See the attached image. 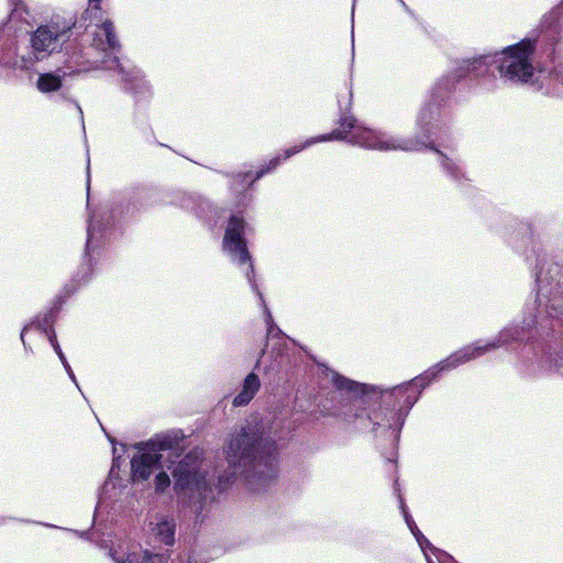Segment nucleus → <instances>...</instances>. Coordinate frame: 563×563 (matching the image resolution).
Here are the masks:
<instances>
[{
    "mask_svg": "<svg viewBox=\"0 0 563 563\" xmlns=\"http://www.w3.org/2000/svg\"><path fill=\"white\" fill-rule=\"evenodd\" d=\"M224 454L228 474L219 476V490H224L230 484L241 479L250 489L258 492L276 477V443L264 439L256 423L246 422L233 431Z\"/></svg>",
    "mask_w": 563,
    "mask_h": 563,
    "instance_id": "f257e3e1",
    "label": "nucleus"
},
{
    "mask_svg": "<svg viewBox=\"0 0 563 563\" xmlns=\"http://www.w3.org/2000/svg\"><path fill=\"white\" fill-rule=\"evenodd\" d=\"M346 140L352 144H356L363 147L379 150V151H418L420 147L418 143L408 141H398L393 137H387L385 134L377 133L375 131L365 129L356 124V120L352 117H346L341 120L340 129L333 131L331 134L321 135L316 140H309L301 146H294L285 152V159L291 155L300 152L306 146H309L317 141L327 140Z\"/></svg>",
    "mask_w": 563,
    "mask_h": 563,
    "instance_id": "f03ea898",
    "label": "nucleus"
},
{
    "mask_svg": "<svg viewBox=\"0 0 563 563\" xmlns=\"http://www.w3.org/2000/svg\"><path fill=\"white\" fill-rule=\"evenodd\" d=\"M207 473L198 451L188 453L173 472L176 489L192 501L196 510H202L203 504L214 497Z\"/></svg>",
    "mask_w": 563,
    "mask_h": 563,
    "instance_id": "7ed1b4c3",
    "label": "nucleus"
},
{
    "mask_svg": "<svg viewBox=\"0 0 563 563\" xmlns=\"http://www.w3.org/2000/svg\"><path fill=\"white\" fill-rule=\"evenodd\" d=\"M74 23L52 21L38 26L31 37L33 58L30 63L42 60L62 48L69 40Z\"/></svg>",
    "mask_w": 563,
    "mask_h": 563,
    "instance_id": "20e7f679",
    "label": "nucleus"
},
{
    "mask_svg": "<svg viewBox=\"0 0 563 563\" xmlns=\"http://www.w3.org/2000/svg\"><path fill=\"white\" fill-rule=\"evenodd\" d=\"M533 52V43L525 40L515 46L506 48L498 60L501 77L514 82H527L533 75L529 57Z\"/></svg>",
    "mask_w": 563,
    "mask_h": 563,
    "instance_id": "39448f33",
    "label": "nucleus"
},
{
    "mask_svg": "<svg viewBox=\"0 0 563 563\" xmlns=\"http://www.w3.org/2000/svg\"><path fill=\"white\" fill-rule=\"evenodd\" d=\"M176 444L177 438L170 435L157 437L144 444L140 454L131 461L133 482L147 479L159 463L161 454L158 452L174 449Z\"/></svg>",
    "mask_w": 563,
    "mask_h": 563,
    "instance_id": "423d86ee",
    "label": "nucleus"
},
{
    "mask_svg": "<svg viewBox=\"0 0 563 563\" xmlns=\"http://www.w3.org/2000/svg\"><path fill=\"white\" fill-rule=\"evenodd\" d=\"M244 221L243 219L232 216L228 228L225 230V234L223 238V249L229 252L234 258L239 262V264H247L246 277L249 282L252 284V287L256 289V285L253 282V265L250 263L251 256L247 252L245 241L243 239L244 232Z\"/></svg>",
    "mask_w": 563,
    "mask_h": 563,
    "instance_id": "0eeeda50",
    "label": "nucleus"
},
{
    "mask_svg": "<svg viewBox=\"0 0 563 563\" xmlns=\"http://www.w3.org/2000/svg\"><path fill=\"white\" fill-rule=\"evenodd\" d=\"M434 376L435 374L433 371H428L423 377H416L409 383L388 389L385 391V395L395 397V407H398L399 409H409L417 401L420 388H423L426 384L431 380V377ZM382 396H384V394Z\"/></svg>",
    "mask_w": 563,
    "mask_h": 563,
    "instance_id": "6e6552de",
    "label": "nucleus"
},
{
    "mask_svg": "<svg viewBox=\"0 0 563 563\" xmlns=\"http://www.w3.org/2000/svg\"><path fill=\"white\" fill-rule=\"evenodd\" d=\"M496 346L497 344L495 342L484 346H466L455 352L454 354L450 355L445 361L441 362L438 366L440 367L441 371L453 368L462 363L481 356L488 350L494 349Z\"/></svg>",
    "mask_w": 563,
    "mask_h": 563,
    "instance_id": "1a4fd4ad",
    "label": "nucleus"
},
{
    "mask_svg": "<svg viewBox=\"0 0 563 563\" xmlns=\"http://www.w3.org/2000/svg\"><path fill=\"white\" fill-rule=\"evenodd\" d=\"M261 387V380L254 373H250L242 385V390L234 397L233 406L240 407L247 405L258 391Z\"/></svg>",
    "mask_w": 563,
    "mask_h": 563,
    "instance_id": "9d476101",
    "label": "nucleus"
},
{
    "mask_svg": "<svg viewBox=\"0 0 563 563\" xmlns=\"http://www.w3.org/2000/svg\"><path fill=\"white\" fill-rule=\"evenodd\" d=\"M150 525L152 527V531L161 542L168 545L173 544L175 525L172 521H168L165 518H159L156 522L151 521Z\"/></svg>",
    "mask_w": 563,
    "mask_h": 563,
    "instance_id": "9b49d317",
    "label": "nucleus"
},
{
    "mask_svg": "<svg viewBox=\"0 0 563 563\" xmlns=\"http://www.w3.org/2000/svg\"><path fill=\"white\" fill-rule=\"evenodd\" d=\"M332 382L338 389L347 390L353 393H367L368 386L358 384L354 380L347 379L339 374H333Z\"/></svg>",
    "mask_w": 563,
    "mask_h": 563,
    "instance_id": "f8f14e48",
    "label": "nucleus"
},
{
    "mask_svg": "<svg viewBox=\"0 0 563 563\" xmlns=\"http://www.w3.org/2000/svg\"><path fill=\"white\" fill-rule=\"evenodd\" d=\"M60 77L52 73L40 75L37 79V88L42 92L56 91L60 88Z\"/></svg>",
    "mask_w": 563,
    "mask_h": 563,
    "instance_id": "ddd939ff",
    "label": "nucleus"
},
{
    "mask_svg": "<svg viewBox=\"0 0 563 563\" xmlns=\"http://www.w3.org/2000/svg\"><path fill=\"white\" fill-rule=\"evenodd\" d=\"M165 558L161 554H150L148 552H145L143 556L136 553H131L125 560H118V563H165Z\"/></svg>",
    "mask_w": 563,
    "mask_h": 563,
    "instance_id": "4468645a",
    "label": "nucleus"
},
{
    "mask_svg": "<svg viewBox=\"0 0 563 563\" xmlns=\"http://www.w3.org/2000/svg\"><path fill=\"white\" fill-rule=\"evenodd\" d=\"M101 27L106 34L108 46L112 49L119 48L120 44H119V41H118L115 32H114L113 23L111 21L107 20L102 23Z\"/></svg>",
    "mask_w": 563,
    "mask_h": 563,
    "instance_id": "2eb2a0df",
    "label": "nucleus"
},
{
    "mask_svg": "<svg viewBox=\"0 0 563 563\" xmlns=\"http://www.w3.org/2000/svg\"><path fill=\"white\" fill-rule=\"evenodd\" d=\"M401 508H402V512H404V516H405V520L408 525V527L410 528L411 532L416 536L418 542L420 543V545H422V540L428 543V540L424 539V537L420 533V531L418 530V528L416 527L412 518L409 516L408 511L406 510L405 508V505L404 503L401 501Z\"/></svg>",
    "mask_w": 563,
    "mask_h": 563,
    "instance_id": "dca6fc26",
    "label": "nucleus"
},
{
    "mask_svg": "<svg viewBox=\"0 0 563 563\" xmlns=\"http://www.w3.org/2000/svg\"><path fill=\"white\" fill-rule=\"evenodd\" d=\"M490 56H481L478 58L473 59L472 62H466V69L467 71H477L482 67L487 66V59Z\"/></svg>",
    "mask_w": 563,
    "mask_h": 563,
    "instance_id": "f3484780",
    "label": "nucleus"
},
{
    "mask_svg": "<svg viewBox=\"0 0 563 563\" xmlns=\"http://www.w3.org/2000/svg\"><path fill=\"white\" fill-rule=\"evenodd\" d=\"M170 484L169 476L165 472H161L155 477L156 489L163 492Z\"/></svg>",
    "mask_w": 563,
    "mask_h": 563,
    "instance_id": "a211bd4d",
    "label": "nucleus"
},
{
    "mask_svg": "<svg viewBox=\"0 0 563 563\" xmlns=\"http://www.w3.org/2000/svg\"><path fill=\"white\" fill-rule=\"evenodd\" d=\"M49 342H51L53 349L55 350V352L57 353L59 360L62 361L64 367L69 368V364H68V362H67V360L56 340V336L54 334L49 336Z\"/></svg>",
    "mask_w": 563,
    "mask_h": 563,
    "instance_id": "6ab92c4d",
    "label": "nucleus"
},
{
    "mask_svg": "<svg viewBox=\"0 0 563 563\" xmlns=\"http://www.w3.org/2000/svg\"><path fill=\"white\" fill-rule=\"evenodd\" d=\"M279 164V158L278 157H275L274 159L271 161L269 163V166L266 168V169H262L257 173L256 175V179L262 177L265 173H267L268 170L273 169L274 167H276L277 165Z\"/></svg>",
    "mask_w": 563,
    "mask_h": 563,
    "instance_id": "aec40b11",
    "label": "nucleus"
},
{
    "mask_svg": "<svg viewBox=\"0 0 563 563\" xmlns=\"http://www.w3.org/2000/svg\"><path fill=\"white\" fill-rule=\"evenodd\" d=\"M14 4L13 12H16L19 10V5H22V0H10Z\"/></svg>",
    "mask_w": 563,
    "mask_h": 563,
    "instance_id": "412c9836",
    "label": "nucleus"
},
{
    "mask_svg": "<svg viewBox=\"0 0 563 563\" xmlns=\"http://www.w3.org/2000/svg\"><path fill=\"white\" fill-rule=\"evenodd\" d=\"M90 4H92L96 9H99L100 0H89Z\"/></svg>",
    "mask_w": 563,
    "mask_h": 563,
    "instance_id": "4be33fe9",
    "label": "nucleus"
},
{
    "mask_svg": "<svg viewBox=\"0 0 563 563\" xmlns=\"http://www.w3.org/2000/svg\"><path fill=\"white\" fill-rule=\"evenodd\" d=\"M66 371H67V373H68L69 377H70L74 382H76V378H75V375H74V373H73L71 368H70V367H69V368H66Z\"/></svg>",
    "mask_w": 563,
    "mask_h": 563,
    "instance_id": "5701e85b",
    "label": "nucleus"
},
{
    "mask_svg": "<svg viewBox=\"0 0 563 563\" xmlns=\"http://www.w3.org/2000/svg\"><path fill=\"white\" fill-rule=\"evenodd\" d=\"M443 166L448 169H452L451 165L449 164V159L448 158H444L443 161Z\"/></svg>",
    "mask_w": 563,
    "mask_h": 563,
    "instance_id": "b1692460",
    "label": "nucleus"
},
{
    "mask_svg": "<svg viewBox=\"0 0 563 563\" xmlns=\"http://www.w3.org/2000/svg\"><path fill=\"white\" fill-rule=\"evenodd\" d=\"M368 418H369V420H372V421H373L374 426L379 424V422L374 421V420H375V418H374L373 416H368Z\"/></svg>",
    "mask_w": 563,
    "mask_h": 563,
    "instance_id": "393cba45",
    "label": "nucleus"
},
{
    "mask_svg": "<svg viewBox=\"0 0 563 563\" xmlns=\"http://www.w3.org/2000/svg\"><path fill=\"white\" fill-rule=\"evenodd\" d=\"M273 330H274V329H273V327H272V325H269V327H268V330H267V332H268V333H267V335H271V334L273 333Z\"/></svg>",
    "mask_w": 563,
    "mask_h": 563,
    "instance_id": "a878e982",
    "label": "nucleus"
},
{
    "mask_svg": "<svg viewBox=\"0 0 563 563\" xmlns=\"http://www.w3.org/2000/svg\"><path fill=\"white\" fill-rule=\"evenodd\" d=\"M87 233H88V241H87V243H89V241H90V228H88Z\"/></svg>",
    "mask_w": 563,
    "mask_h": 563,
    "instance_id": "bb28decb",
    "label": "nucleus"
},
{
    "mask_svg": "<svg viewBox=\"0 0 563 563\" xmlns=\"http://www.w3.org/2000/svg\"><path fill=\"white\" fill-rule=\"evenodd\" d=\"M266 312H267L268 322H271L272 321V314L268 311H266Z\"/></svg>",
    "mask_w": 563,
    "mask_h": 563,
    "instance_id": "cd10ccee",
    "label": "nucleus"
},
{
    "mask_svg": "<svg viewBox=\"0 0 563 563\" xmlns=\"http://www.w3.org/2000/svg\"><path fill=\"white\" fill-rule=\"evenodd\" d=\"M89 188H90V179L88 178V180H87V189L89 190Z\"/></svg>",
    "mask_w": 563,
    "mask_h": 563,
    "instance_id": "c85d7f7f",
    "label": "nucleus"
},
{
    "mask_svg": "<svg viewBox=\"0 0 563 563\" xmlns=\"http://www.w3.org/2000/svg\"><path fill=\"white\" fill-rule=\"evenodd\" d=\"M26 330V328L22 331L21 333V339L23 340V336H24V331Z\"/></svg>",
    "mask_w": 563,
    "mask_h": 563,
    "instance_id": "c756f323",
    "label": "nucleus"
},
{
    "mask_svg": "<svg viewBox=\"0 0 563 563\" xmlns=\"http://www.w3.org/2000/svg\"><path fill=\"white\" fill-rule=\"evenodd\" d=\"M429 563H433L432 561H429Z\"/></svg>",
    "mask_w": 563,
    "mask_h": 563,
    "instance_id": "7c9ffc66",
    "label": "nucleus"
}]
</instances>
